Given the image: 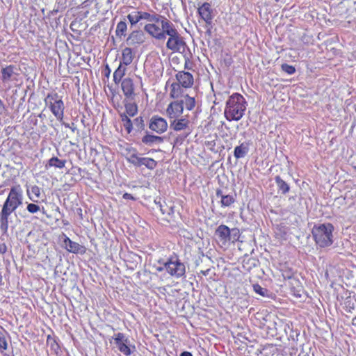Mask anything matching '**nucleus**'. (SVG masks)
I'll return each instance as SVG.
<instances>
[{"label":"nucleus","mask_w":356,"mask_h":356,"mask_svg":"<svg viewBox=\"0 0 356 356\" xmlns=\"http://www.w3.org/2000/svg\"><path fill=\"white\" fill-rule=\"evenodd\" d=\"M64 126L66 127V128H70V124H67V123H63Z\"/></svg>","instance_id":"obj_52"},{"label":"nucleus","mask_w":356,"mask_h":356,"mask_svg":"<svg viewBox=\"0 0 356 356\" xmlns=\"http://www.w3.org/2000/svg\"><path fill=\"white\" fill-rule=\"evenodd\" d=\"M352 325H354V326H356V316H355L353 319H352Z\"/></svg>","instance_id":"obj_50"},{"label":"nucleus","mask_w":356,"mask_h":356,"mask_svg":"<svg viewBox=\"0 0 356 356\" xmlns=\"http://www.w3.org/2000/svg\"><path fill=\"white\" fill-rule=\"evenodd\" d=\"M8 341L6 339V337L1 332L0 334V350L1 351L6 350L8 349Z\"/></svg>","instance_id":"obj_36"},{"label":"nucleus","mask_w":356,"mask_h":356,"mask_svg":"<svg viewBox=\"0 0 356 356\" xmlns=\"http://www.w3.org/2000/svg\"><path fill=\"white\" fill-rule=\"evenodd\" d=\"M260 356H284V355L277 346L268 344L262 348Z\"/></svg>","instance_id":"obj_21"},{"label":"nucleus","mask_w":356,"mask_h":356,"mask_svg":"<svg viewBox=\"0 0 356 356\" xmlns=\"http://www.w3.org/2000/svg\"><path fill=\"white\" fill-rule=\"evenodd\" d=\"M168 127V122L165 118L157 115L150 118L149 128L152 131L161 134L167 131Z\"/></svg>","instance_id":"obj_13"},{"label":"nucleus","mask_w":356,"mask_h":356,"mask_svg":"<svg viewBox=\"0 0 356 356\" xmlns=\"http://www.w3.org/2000/svg\"><path fill=\"white\" fill-rule=\"evenodd\" d=\"M282 70L288 74H293L296 72V68L294 66L284 63L281 65Z\"/></svg>","instance_id":"obj_35"},{"label":"nucleus","mask_w":356,"mask_h":356,"mask_svg":"<svg viewBox=\"0 0 356 356\" xmlns=\"http://www.w3.org/2000/svg\"><path fill=\"white\" fill-rule=\"evenodd\" d=\"M166 23V24H164L167 32L166 35H168L166 48L172 53H184L187 47L184 38L175 29L174 25L172 27L168 22Z\"/></svg>","instance_id":"obj_9"},{"label":"nucleus","mask_w":356,"mask_h":356,"mask_svg":"<svg viewBox=\"0 0 356 356\" xmlns=\"http://www.w3.org/2000/svg\"><path fill=\"white\" fill-rule=\"evenodd\" d=\"M193 62L188 56H184V69L192 70L193 68Z\"/></svg>","instance_id":"obj_38"},{"label":"nucleus","mask_w":356,"mask_h":356,"mask_svg":"<svg viewBox=\"0 0 356 356\" xmlns=\"http://www.w3.org/2000/svg\"><path fill=\"white\" fill-rule=\"evenodd\" d=\"M26 209L30 213H35L40 210V208L38 204L29 203L26 207Z\"/></svg>","instance_id":"obj_37"},{"label":"nucleus","mask_w":356,"mask_h":356,"mask_svg":"<svg viewBox=\"0 0 356 356\" xmlns=\"http://www.w3.org/2000/svg\"><path fill=\"white\" fill-rule=\"evenodd\" d=\"M120 116L127 133L131 134L133 131V122L125 113H120Z\"/></svg>","instance_id":"obj_26"},{"label":"nucleus","mask_w":356,"mask_h":356,"mask_svg":"<svg viewBox=\"0 0 356 356\" xmlns=\"http://www.w3.org/2000/svg\"><path fill=\"white\" fill-rule=\"evenodd\" d=\"M1 333V331L0 330V334Z\"/></svg>","instance_id":"obj_61"},{"label":"nucleus","mask_w":356,"mask_h":356,"mask_svg":"<svg viewBox=\"0 0 356 356\" xmlns=\"http://www.w3.org/2000/svg\"><path fill=\"white\" fill-rule=\"evenodd\" d=\"M216 136H214L213 139L211 140H207L204 142V145L211 151H213L216 147Z\"/></svg>","instance_id":"obj_40"},{"label":"nucleus","mask_w":356,"mask_h":356,"mask_svg":"<svg viewBox=\"0 0 356 356\" xmlns=\"http://www.w3.org/2000/svg\"><path fill=\"white\" fill-rule=\"evenodd\" d=\"M280 272H281V275L284 280H291V281L294 282L296 284L297 289H296L295 286H293L291 288V291L294 293L295 296L300 297V294L296 293V291L299 293L300 291V289H299L298 288H302V286H301L300 282L298 280V279L296 278V277H295L296 273L293 271V270L287 266H284L280 269Z\"/></svg>","instance_id":"obj_14"},{"label":"nucleus","mask_w":356,"mask_h":356,"mask_svg":"<svg viewBox=\"0 0 356 356\" xmlns=\"http://www.w3.org/2000/svg\"><path fill=\"white\" fill-rule=\"evenodd\" d=\"M7 252V247L5 243H0V254H3Z\"/></svg>","instance_id":"obj_42"},{"label":"nucleus","mask_w":356,"mask_h":356,"mask_svg":"<svg viewBox=\"0 0 356 356\" xmlns=\"http://www.w3.org/2000/svg\"><path fill=\"white\" fill-rule=\"evenodd\" d=\"M215 234L223 245H226L229 242L235 243L240 238L239 229L236 228L230 229L225 225L218 226L216 229Z\"/></svg>","instance_id":"obj_11"},{"label":"nucleus","mask_w":356,"mask_h":356,"mask_svg":"<svg viewBox=\"0 0 356 356\" xmlns=\"http://www.w3.org/2000/svg\"><path fill=\"white\" fill-rule=\"evenodd\" d=\"M118 349L125 356H129L135 348L134 346L129 345V341L124 334L118 332L113 337Z\"/></svg>","instance_id":"obj_12"},{"label":"nucleus","mask_w":356,"mask_h":356,"mask_svg":"<svg viewBox=\"0 0 356 356\" xmlns=\"http://www.w3.org/2000/svg\"><path fill=\"white\" fill-rule=\"evenodd\" d=\"M248 147L246 145L242 143L234 148V155L236 159L244 157L248 153Z\"/></svg>","instance_id":"obj_30"},{"label":"nucleus","mask_w":356,"mask_h":356,"mask_svg":"<svg viewBox=\"0 0 356 356\" xmlns=\"http://www.w3.org/2000/svg\"><path fill=\"white\" fill-rule=\"evenodd\" d=\"M163 266L156 268L158 272L165 270L171 277L179 279L185 276L186 266L181 261L179 256L173 253L165 261H159Z\"/></svg>","instance_id":"obj_6"},{"label":"nucleus","mask_w":356,"mask_h":356,"mask_svg":"<svg viewBox=\"0 0 356 356\" xmlns=\"http://www.w3.org/2000/svg\"><path fill=\"white\" fill-rule=\"evenodd\" d=\"M127 115L134 117L138 113V106L135 103H128L124 105Z\"/></svg>","instance_id":"obj_32"},{"label":"nucleus","mask_w":356,"mask_h":356,"mask_svg":"<svg viewBox=\"0 0 356 356\" xmlns=\"http://www.w3.org/2000/svg\"><path fill=\"white\" fill-rule=\"evenodd\" d=\"M15 66L9 65L1 69V81L3 83H8L11 81L12 76L15 74Z\"/></svg>","instance_id":"obj_23"},{"label":"nucleus","mask_w":356,"mask_h":356,"mask_svg":"<svg viewBox=\"0 0 356 356\" xmlns=\"http://www.w3.org/2000/svg\"><path fill=\"white\" fill-rule=\"evenodd\" d=\"M70 129L72 131V132L75 131L76 127L74 123H72V126H70Z\"/></svg>","instance_id":"obj_49"},{"label":"nucleus","mask_w":356,"mask_h":356,"mask_svg":"<svg viewBox=\"0 0 356 356\" xmlns=\"http://www.w3.org/2000/svg\"><path fill=\"white\" fill-rule=\"evenodd\" d=\"M275 180L277 184L278 190L280 191L282 193L286 194L289 191L290 187L289 184L280 176H276Z\"/></svg>","instance_id":"obj_29"},{"label":"nucleus","mask_w":356,"mask_h":356,"mask_svg":"<svg viewBox=\"0 0 356 356\" xmlns=\"http://www.w3.org/2000/svg\"><path fill=\"white\" fill-rule=\"evenodd\" d=\"M190 120L187 115L175 118L170 120V128L175 131H182L189 130Z\"/></svg>","instance_id":"obj_15"},{"label":"nucleus","mask_w":356,"mask_h":356,"mask_svg":"<svg viewBox=\"0 0 356 356\" xmlns=\"http://www.w3.org/2000/svg\"><path fill=\"white\" fill-rule=\"evenodd\" d=\"M44 102L59 122H63L65 105L61 97L56 92L48 93L44 99Z\"/></svg>","instance_id":"obj_10"},{"label":"nucleus","mask_w":356,"mask_h":356,"mask_svg":"<svg viewBox=\"0 0 356 356\" xmlns=\"http://www.w3.org/2000/svg\"><path fill=\"white\" fill-rule=\"evenodd\" d=\"M66 160L60 159L56 156H53L49 159L47 161V163L45 165L46 169H48L51 167H54L59 169H63L66 164Z\"/></svg>","instance_id":"obj_24"},{"label":"nucleus","mask_w":356,"mask_h":356,"mask_svg":"<svg viewBox=\"0 0 356 356\" xmlns=\"http://www.w3.org/2000/svg\"><path fill=\"white\" fill-rule=\"evenodd\" d=\"M123 198L125 199V200H134L135 198L133 197V195L130 193H125L124 195H123Z\"/></svg>","instance_id":"obj_43"},{"label":"nucleus","mask_w":356,"mask_h":356,"mask_svg":"<svg viewBox=\"0 0 356 356\" xmlns=\"http://www.w3.org/2000/svg\"><path fill=\"white\" fill-rule=\"evenodd\" d=\"M197 13L202 20L207 25L211 26L213 21V10L211 3L208 2L203 3L197 8Z\"/></svg>","instance_id":"obj_16"},{"label":"nucleus","mask_w":356,"mask_h":356,"mask_svg":"<svg viewBox=\"0 0 356 356\" xmlns=\"http://www.w3.org/2000/svg\"><path fill=\"white\" fill-rule=\"evenodd\" d=\"M216 196L220 197V205L222 207H227L231 206L235 202V198L232 195H223L220 189H217Z\"/></svg>","instance_id":"obj_22"},{"label":"nucleus","mask_w":356,"mask_h":356,"mask_svg":"<svg viewBox=\"0 0 356 356\" xmlns=\"http://www.w3.org/2000/svg\"><path fill=\"white\" fill-rule=\"evenodd\" d=\"M134 123L138 127V129H143L144 128V120L143 117L139 116L134 119Z\"/></svg>","instance_id":"obj_39"},{"label":"nucleus","mask_w":356,"mask_h":356,"mask_svg":"<svg viewBox=\"0 0 356 356\" xmlns=\"http://www.w3.org/2000/svg\"><path fill=\"white\" fill-rule=\"evenodd\" d=\"M134 58V54L130 47H125L122 51V58L119 66L125 67L129 65Z\"/></svg>","instance_id":"obj_20"},{"label":"nucleus","mask_w":356,"mask_h":356,"mask_svg":"<svg viewBox=\"0 0 356 356\" xmlns=\"http://www.w3.org/2000/svg\"><path fill=\"white\" fill-rule=\"evenodd\" d=\"M31 200H32L33 202H37V200H33V199H31Z\"/></svg>","instance_id":"obj_59"},{"label":"nucleus","mask_w":356,"mask_h":356,"mask_svg":"<svg viewBox=\"0 0 356 356\" xmlns=\"http://www.w3.org/2000/svg\"><path fill=\"white\" fill-rule=\"evenodd\" d=\"M180 356H193V355L191 352L184 351L181 353Z\"/></svg>","instance_id":"obj_44"},{"label":"nucleus","mask_w":356,"mask_h":356,"mask_svg":"<svg viewBox=\"0 0 356 356\" xmlns=\"http://www.w3.org/2000/svg\"><path fill=\"white\" fill-rule=\"evenodd\" d=\"M161 211L163 214H165V213L170 214V211L165 210L161 205Z\"/></svg>","instance_id":"obj_46"},{"label":"nucleus","mask_w":356,"mask_h":356,"mask_svg":"<svg viewBox=\"0 0 356 356\" xmlns=\"http://www.w3.org/2000/svg\"><path fill=\"white\" fill-rule=\"evenodd\" d=\"M209 269H207L206 270H201V273L203 275H207L209 274Z\"/></svg>","instance_id":"obj_47"},{"label":"nucleus","mask_w":356,"mask_h":356,"mask_svg":"<svg viewBox=\"0 0 356 356\" xmlns=\"http://www.w3.org/2000/svg\"><path fill=\"white\" fill-rule=\"evenodd\" d=\"M352 305H353V306L349 305V307H351L352 309H353V307H353V303Z\"/></svg>","instance_id":"obj_57"},{"label":"nucleus","mask_w":356,"mask_h":356,"mask_svg":"<svg viewBox=\"0 0 356 356\" xmlns=\"http://www.w3.org/2000/svg\"><path fill=\"white\" fill-rule=\"evenodd\" d=\"M127 31V24L124 21H120L117 24L115 35L117 37L122 38L126 35Z\"/></svg>","instance_id":"obj_31"},{"label":"nucleus","mask_w":356,"mask_h":356,"mask_svg":"<svg viewBox=\"0 0 356 356\" xmlns=\"http://www.w3.org/2000/svg\"><path fill=\"white\" fill-rule=\"evenodd\" d=\"M352 305H353V306L349 305V307H351L352 309H353V307H353V303Z\"/></svg>","instance_id":"obj_58"},{"label":"nucleus","mask_w":356,"mask_h":356,"mask_svg":"<svg viewBox=\"0 0 356 356\" xmlns=\"http://www.w3.org/2000/svg\"><path fill=\"white\" fill-rule=\"evenodd\" d=\"M47 343L53 350H58L59 348V345L56 339L50 334L47 337Z\"/></svg>","instance_id":"obj_33"},{"label":"nucleus","mask_w":356,"mask_h":356,"mask_svg":"<svg viewBox=\"0 0 356 356\" xmlns=\"http://www.w3.org/2000/svg\"><path fill=\"white\" fill-rule=\"evenodd\" d=\"M5 110V106L3 102L0 99V113H1Z\"/></svg>","instance_id":"obj_45"},{"label":"nucleus","mask_w":356,"mask_h":356,"mask_svg":"<svg viewBox=\"0 0 356 356\" xmlns=\"http://www.w3.org/2000/svg\"><path fill=\"white\" fill-rule=\"evenodd\" d=\"M31 193L35 195V197L36 198H40V195H41V193H40V188L39 186H33L31 187Z\"/></svg>","instance_id":"obj_41"},{"label":"nucleus","mask_w":356,"mask_h":356,"mask_svg":"<svg viewBox=\"0 0 356 356\" xmlns=\"http://www.w3.org/2000/svg\"><path fill=\"white\" fill-rule=\"evenodd\" d=\"M78 211H79V216L81 217V219H82L83 218L82 209L81 208H79L78 209Z\"/></svg>","instance_id":"obj_51"},{"label":"nucleus","mask_w":356,"mask_h":356,"mask_svg":"<svg viewBox=\"0 0 356 356\" xmlns=\"http://www.w3.org/2000/svg\"><path fill=\"white\" fill-rule=\"evenodd\" d=\"M127 72V67L118 66L113 73V81L115 84L120 83L124 96L127 99H133L135 94L136 86L134 79L131 77L123 78Z\"/></svg>","instance_id":"obj_8"},{"label":"nucleus","mask_w":356,"mask_h":356,"mask_svg":"<svg viewBox=\"0 0 356 356\" xmlns=\"http://www.w3.org/2000/svg\"><path fill=\"white\" fill-rule=\"evenodd\" d=\"M106 68H107V70H108V71H106V73H108V74H107V75H108V74H109V73H110V70H109V68H108V65L106 66Z\"/></svg>","instance_id":"obj_54"},{"label":"nucleus","mask_w":356,"mask_h":356,"mask_svg":"<svg viewBox=\"0 0 356 356\" xmlns=\"http://www.w3.org/2000/svg\"><path fill=\"white\" fill-rule=\"evenodd\" d=\"M124 156L127 161L136 167L141 156H139L138 150L133 147H128L125 149Z\"/></svg>","instance_id":"obj_18"},{"label":"nucleus","mask_w":356,"mask_h":356,"mask_svg":"<svg viewBox=\"0 0 356 356\" xmlns=\"http://www.w3.org/2000/svg\"><path fill=\"white\" fill-rule=\"evenodd\" d=\"M354 168L356 170V166H355Z\"/></svg>","instance_id":"obj_60"},{"label":"nucleus","mask_w":356,"mask_h":356,"mask_svg":"<svg viewBox=\"0 0 356 356\" xmlns=\"http://www.w3.org/2000/svg\"><path fill=\"white\" fill-rule=\"evenodd\" d=\"M190 132H188L186 136H185V138L188 137V136L189 135Z\"/></svg>","instance_id":"obj_56"},{"label":"nucleus","mask_w":356,"mask_h":356,"mask_svg":"<svg viewBox=\"0 0 356 356\" xmlns=\"http://www.w3.org/2000/svg\"><path fill=\"white\" fill-rule=\"evenodd\" d=\"M23 192L20 185L11 187L0 212V229L6 232L8 229L9 217L22 204Z\"/></svg>","instance_id":"obj_2"},{"label":"nucleus","mask_w":356,"mask_h":356,"mask_svg":"<svg viewBox=\"0 0 356 356\" xmlns=\"http://www.w3.org/2000/svg\"><path fill=\"white\" fill-rule=\"evenodd\" d=\"M63 243L67 250L70 252L83 254L86 252V248L83 245H81L76 242L72 241L69 237L66 236L63 240Z\"/></svg>","instance_id":"obj_17"},{"label":"nucleus","mask_w":356,"mask_h":356,"mask_svg":"<svg viewBox=\"0 0 356 356\" xmlns=\"http://www.w3.org/2000/svg\"><path fill=\"white\" fill-rule=\"evenodd\" d=\"M139 164L136 165V167H140L145 165L149 170H154L157 166V162L152 158L149 157H140Z\"/></svg>","instance_id":"obj_25"},{"label":"nucleus","mask_w":356,"mask_h":356,"mask_svg":"<svg viewBox=\"0 0 356 356\" xmlns=\"http://www.w3.org/2000/svg\"><path fill=\"white\" fill-rule=\"evenodd\" d=\"M4 284L3 279L2 275L0 273V286H2Z\"/></svg>","instance_id":"obj_48"},{"label":"nucleus","mask_w":356,"mask_h":356,"mask_svg":"<svg viewBox=\"0 0 356 356\" xmlns=\"http://www.w3.org/2000/svg\"><path fill=\"white\" fill-rule=\"evenodd\" d=\"M106 68H107V70H108V71H106V73H108V74H107V75H108V74H109V73H110V70H109V68H108V65L106 66Z\"/></svg>","instance_id":"obj_53"},{"label":"nucleus","mask_w":356,"mask_h":356,"mask_svg":"<svg viewBox=\"0 0 356 356\" xmlns=\"http://www.w3.org/2000/svg\"><path fill=\"white\" fill-rule=\"evenodd\" d=\"M184 100L175 99L170 102L165 109V115L169 120L181 117L184 106L187 111H193L196 106V101L195 97L186 95Z\"/></svg>","instance_id":"obj_5"},{"label":"nucleus","mask_w":356,"mask_h":356,"mask_svg":"<svg viewBox=\"0 0 356 356\" xmlns=\"http://www.w3.org/2000/svg\"><path fill=\"white\" fill-rule=\"evenodd\" d=\"M163 141V139L162 137L151 134H146L142 138V142L146 145H151L156 143H161Z\"/></svg>","instance_id":"obj_27"},{"label":"nucleus","mask_w":356,"mask_h":356,"mask_svg":"<svg viewBox=\"0 0 356 356\" xmlns=\"http://www.w3.org/2000/svg\"><path fill=\"white\" fill-rule=\"evenodd\" d=\"M254 291L260 295L262 297H265L267 295V289L263 288L261 285L259 284H254L252 286Z\"/></svg>","instance_id":"obj_34"},{"label":"nucleus","mask_w":356,"mask_h":356,"mask_svg":"<svg viewBox=\"0 0 356 356\" xmlns=\"http://www.w3.org/2000/svg\"><path fill=\"white\" fill-rule=\"evenodd\" d=\"M168 84H169V81H167V82H166V85H165V88H167V86H168Z\"/></svg>","instance_id":"obj_55"},{"label":"nucleus","mask_w":356,"mask_h":356,"mask_svg":"<svg viewBox=\"0 0 356 356\" xmlns=\"http://www.w3.org/2000/svg\"><path fill=\"white\" fill-rule=\"evenodd\" d=\"M247 102L243 96L239 93H233L227 99L224 111V115L228 121H238L244 115Z\"/></svg>","instance_id":"obj_4"},{"label":"nucleus","mask_w":356,"mask_h":356,"mask_svg":"<svg viewBox=\"0 0 356 356\" xmlns=\"http://www.w3.org/2000/svg\"><path fill=\"white\" fill-rule=\"evenodd\" d=\"M127 40L131 45L141 44L145 41V34L141 30L133 31L129 35Z\"/></svg>","instance_id":"obj_19"},{"label":"nucleus","mask_w":356,"mask_h":356,"mask_svg":"<svg viewBox=\"0 0 356 356\" xmlns=\"http://www.w3.org/2000/svg\"><path fill=\"white\" fill-rule=\"evenodd\" d=\"M175 79L169 86V97L172 99L184 97L185 90L193 88L195 83L193 75L185 70L178 71Z\"/></svg>","instance_id":"obj_3"},{"label":"nucleus","mask_w":356,"mask_h":356,"mask_svg":"<svg viewBox=\"0 0 356 356\" xmlns=\"http://www.w3.org/2000/svg\"><path fill=\"white\" fill-rule=\"evenodd\" d=\"M130 26H134L142 21L148 23L145 24L144 31L151 37L159 40H164L166 38V29L164 24L168 22L170 26H173V24L165 17L162 16L154 11L146 12L142 10H133L127 15Z\"/></svg>","instance_id":"obj_1"},{"label":"nucleus","mask_w":356,"mask_h":356,"mask_svg":"<svg viewBox=\"0 0 356 356\" xmlns=\"http://www.w3.org/2000/svg\"><path fill=\"white\" fill-rule=\"evenodd\" d=\"M241 271L238 268H235L232 270V272L229 273L228 277L230 279L229 282L231 283H241L242 279H241Z\"/></svg>","instance_id":"obj_28"},{"label":"nucleus","mask_w":356,"mask_h":356,"mask_svg":"<svg viewBox=\"0 0 356 356\" xmlns=\"http://www.w3.org/2000/svg\"><path fill=\"white\" fill-rule=\"evenodd\" d=\"M334 229L333 225L330 222L314 225L312 234L316 244L321 248L330 246L333 243Z\"/></svg>","instance_id":"obj_7"}]
</instances>
